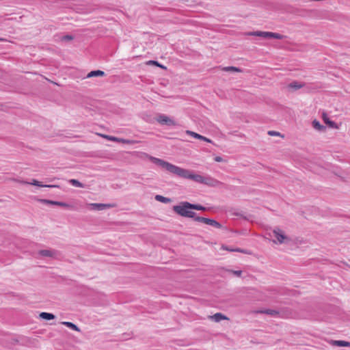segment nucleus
<instances>
[{
	"label": "nucleus",
	"mask_w": 350,
	"mask_h": 350,
	"mask_svg": "<svg viewBox=\"0 0 350 350\" xmlns=\"http://www.w3.org/2000/svg\"><path fill=\"white\" fill-rule=\"evenodd\" d=\"M144 155L146 157L148 158L151 162L161 166L162 168L166 170L172 174L178 177L189 178L197 181V174H191L187 170L183 169L161 159L148 155L146 153H145Z\"/></svg>",
	"instance_id": "f257e3e1"
},
{
	"label": "nucleus",
	"mask_w": 350,
	"mask_h": 350,
	"mask_svg": "<svg viewBox=\"0 0 350 350\" xmlns=\"http://www.w3.org/2000/svg\"><path fill=\"white\" fill-rule=\"evenodd\" d=\"M192 210H197V204L183 202L178 205L173 206V211L178 215L185 217L193 218L194 220H197L196 213L192 211Z\"/></svg>",
	"instance_id": "f03ea898"
},
{
	"label": "nucleus",
	"mask_w": 350,
	"mask_h": 350,
	"mask_svg": "<svg viewBox=\"0 0 350 350\" xmlns=\"http://www.w3.org/2000/svg\"><path fill=\"white\" fill-rule=\"evenodd\" d=\"M247 35L248 36H259L264 38H274V39H278L282 40L284 38V36L278 33H273V32H269V31H250L247 33Z\"/></svg>",
	"instance_id": "7ed1b4c3"
},
{
	"label": "nucleus",
	"mask_w": 350,
	"mask_h": 350,
	"mask_svg": "<svg viewBox=\"0 0 350 350\" xmlns=\"http://www.w3.org/2000/svg\"><path fill=\"white\" fill-rule=\"evenodd\" d=\"M199 183L211 187H218L221 184V182L209 176H201L198 174V183Z\"/></svg>",
	"instance_id": "20e7f679"
},
{
	"label": "nucleus",
	"mask_w": 350,
	"mask_h": 350,
	"mask_svg": "<svg viewBox=\"0 0 350 350\" xmlns=\"http://www.w3.org/2000/svg\"><path fill=\"white\" fill-rule=\"evenodd\" d=\"M156 120L161 125H165L169 126L176 125V122L173 119L163 113L157 114Z\"/></svg>",
	"instance_id": "39448f33"
},
{
	"label": "nucleus",
	"mask_w": 350,
	"mask_h": 350,
	"mask_svg": "<svg viewBox=\"0 0 350 350\" xmlns=\"http://www.w3.org/2000/svg\"><path fill=\"white\" fill-rule=\"evenodd\" d=\"M89 208L92 211H103L105 208H113L116 206L115 204H103V203H90L88 204Z\"/></svg>",
	"instance_id": "423d86ee"
},
{
	"label": "nucleus",
	"mask_w": 350,
	"mask_h": 350,
	"mask_svg": "<svg viewBox=\"0 0 350 350\" xmlns=\"http://www.w3.org/2000/svg\"><path fill=\"white\" fill-rule=\"evenodd\" d=\"M198 222L204 223L206 225L213 226L215 228H220L221 227V225L219 222H217L216 220L209 219V218L203 217L198 216Z\"/></svg>",
	"instance_id": "0eeeda50"
},
{
	"label": "nucleus",
	"mask_w": 350,
	"mask_h": 350,
	"mask_svg": "<svg viewBox=\"0 0 350 350\" xmlns=\"http://www.w3.org/2000/svg\"><path fill=\"white\" fill-rule=\"evenodd\" d=\"M273 237L277 239L279 243H282L284 242L286 239H287V237L284 234L283 231L280 228H276L273 231Z\"/></svg>",
	"instance_id": "6e6552de"
},
{
	"label": "nucleus",
	"mask_w": 350,
	"mask_h": 350,
	"mask_svg": "<svg viewBox=\"0 0 350 350\" xmlns=\"http://www.w3.org/2000/svg\"><path fill=\"white\" fill-rule=\"evenodd\" d=\"M22 183H25V184L32 185L41 187H49V188L59 187V186L56 185H43L40 182H39L38 180H37L36 179H33L31 182L23 181Z\"/></svg>",
	"instance_id": "1a4fd4ad"
},
{
	"label": "nucleus",
	"mask_w": 350,
	"mask_h": 350,
	"mask_svg": "<svg viewBox=\"0 0 350 350\" xmlns=\"http://www.w3.org/2000/svg\"><path fill=\"white\" fill-rule=\"evenodd\" d=\"M38 254L44 257H55L56 252L53 250H41Z\"/></svg>",
	"instance_id": "9d476101"
},
{
	"label": "nucleus",
	"mask_w": 350,
	"mask_h": 350,
	"mask_svg": "<svg viewBox=\"0 0 350 350\" xmlns=\"http://www.w3.org/2000/svg\"><path fill=\"white\" fill-rule=\"evenodd\" d=\"M209 319L215 322H220L222 320L228 319V317L220 312H217L212 316H209Z\"/></svg>",
	"instance_id": "9b49d317"
},
{
	"label": "nucleus",
	"mask_w": 350,
	"mask_h": 350,
	"mask_svg": "<svg viewBox=\"0 0 350 350\" xmlns=\"http://www.w3.org/2000/svg\"><path fill=\"white\" fill-rule=\"evenodd\" d=\"M105 75V72L100 70H92V71L90 72L87 75V78H91V77H103Z\"/></svg>",
	"instance_id": "f8f14e48"
},
{
	"label": "nucleus",
	"mask_w": 350,
	"mask_h": 350,
	"mask_svg": "<svg viewBox=\"0 0 350 350\" xmlns=\"http://www.w3.org/2000/svg\"><path fill=\"white\" fill-rule=\"evenodd\" d=\"M39 316L41 319L48 321L54 319L55 318L53 314L46 312H41Z\"/></svg>",
	"instance_id": "ddd939ff"
},
{
	"label": "nucleus",
	"mask_w": 350,
	"mask_h": 350,
	"mask_svg": "<svg viewBox=\"0 0 350 350\" xmlns=\"http://www.w3.org/2000/svg\"><path fill=\"white\" fill-rule=\"evenodd\" d=\"M323 120L324 122L327 124L331 128H336V124L334 121H332L329 119L325 113L323 114Z\"/></svg>",
	"instance_id": "4468645a"
},
{
	"label": "nucleus",
	"mask_w": 350,
	"mask_h": 350,
	"mask_svg": "<svg viewBox=\"0 0 350 350\" xmlns=\"http://www.w3.org/2000/svg\"><path fill=\"white\" fill-rule=\"evenodd\" d=\"M312 126L313 127L319 131H324L325 130V126H324L323 125H322L318 120H314L312 121Z\"/></svg>",
	"instance_id": "2eb2a0df"
},
{
	"label": "nucleus",
	"mask_w": 350,
	"mask_h": 350,
	"mask_svg": "<svg viewBox=\"0 0 350 350\" xmlns=\"http://www.w3.org/2000/svg\"><path fill=\"white\" fill-rule=\"evenodd\" d=\"M62 323L71 329L80 332V329L78 327V326L72 322L64 321Z\"/></svg>",
	"instance_id": "dca6fc26"
},
{
	"label": "nucleus",
	"mask_w": 350,
	"mask_h": 350,
	"mask_svg": "<svg viewBox=\"0 0 350 350\" xmlns=\"http://www.w3.org/2000/svg\"><path fill=\"white\" fill-rule=\"evenodd\" d=\"M332 344L338 347H350V342L345 340H333Z\"/></svg>",
	"instance_id": "f3484780"
},
{
	"label": "nucleus",
	"mask_w": 350,
	"mask_h": 350,
	"mask_svg": "<svg viewBox=\"0 0 350 350\" xmlns=\"http://www.w3.org/2000/svg\"><path fill=\"white\" fill-rule=\"evenodd\" d=\"M155 200L158 202H163V203H168L171 201V200L168 198H165L161 195H157L155 196Z\"/></svg>",
	"instance_id": "a211bd4d"
},
{
	"label": "nucleus",
	"mask_w": 350,
	"mask_h": 350,
	"mask_svg": "<svg viewBox=\"0 0 350 350\" xmlns=\"http://www.w3.org/2000/svg\"><path fill=\"white\" fill-rule=\"evenodd\" d=\"M56 206H61V207H64V208H68V209H73V206L72 205H70L68 203H66V202H59V201H56V203L55 204Z\"/></svg>",
	"instance_id": "6ab92c4d"
},
{
	"label": "nucleus",
	"mask_w": 350,
	"mask_h": 350,
	"mask_svg": "<svg viewBox=\"0 0 350 350\" xmlns=\"http://www.w3.org/2000/svg\"><path fill=\"white\" fill-rule=\"evenodd\" d=\"M222 70L226 71V72H228V71H234V72H242L241 69H240L239 68L235 67V66L224 67L222 68Z\"/></svg>",
	"instance_id": "aec40b11"
},
{
	"label": "nucleus",
	"mask_w": 350,
	"mask_h": 350,
	"mask_svg": "<svg viewBox=\"0 0 350 350\" xmlns=\"http://www.w3.org/2000/svg\"><path fill=\"white\" fill-rule=\"evenodd\" d=\"M69 183H70L71 185L74 186V187H81V188H83V184L81 183V182H79L78 180L77 179H70L69 180Z\"/></svg>",
	"instance_id": "412c9836"
},
{
	"label": "nucleus",
	"mask_w": 350,
	"mask_h": 350,
	"mask_svg": "<svg viewBox=\"0 0 350 350\" xmlns=\"http://www.w3.org/2000/svg\"><path fill=\"white\" fill-rule=\"evenodd\" d=\"M103 137L105 138V139H107L110 141H112V142H120V141H122V139H120V138H118L116 137H114V136H110V135H102Z\"/></svg>",
	"instance_id": "4be33fe9"
},
{
	"label": "nucleus",
	"mask_w": 350,
	"mask_h": 350,
	"mask_svg": "<svg viewBox=\"0 0 350 350\" xmlns=\"http://www.w3.org/2000/svg\"><path fill=\"white\" fill-rule=\"evenodd\" d=\"M147 64L148 65H154L158 67H161L162 68H165V67L164 66L161 65L159 62H158L157 61H155V60H149L147 62Z\"/></svg>",
	"instance_id": "5701e85b"
},
{
	"label": "nucleus",
	"mask_w": 350,
	"mask_h": 350,
	"mask_svg": "<svg viewBox=\"0 0 350 350\" xmlns=\"http://www.w3.org/2000/svg\"><path fill=\"white\" fill-rule=\"evenodd\" d=\"M262 313L267 314L271 316H275L278 314V312L276 310H266L264 311H261Z\"/></svg>",
	"instance_id": "b1692460"
},
{
	"label": "nucleus",
	"mask_w": 350,
	"mask_h": 350,
	"mask_svg": "<svg viewBox=\"0 0 350 350\" xmlns=\"http://www.w3.org/2000/svg\"><path fill=\"white\" fill-rule=\"evenodd\" d=\"M40 201L44 204H51V205H55L56 203V201L51 200H46V199H42L40 200Z\"/></svg>",
	"instance_id": "393cba45"
},
{
	"label": "nucleus",
	"mask_w": 350,
	"mask_h": 350,
	"mask_svg": "<svg viewBox=\"0 0 350 350\" xmlns=\"http://www.w3.org/2000/svg\"><path fill=\"white\" fill-rule=\"evenodd\" d=\"M224 249L226 250H228V251H230V252H241V253H245L244 250H241L239 248L232 249L230 247H224Z\"/></svg>",
	"instance_id": "a878e982"
},
{
	"label": "nucleus",
	"mask_w": 350,
	"mask_h": 350,
	"mask_svg": "<svg viewBox=\"0 0 350 350\" xmlns=\"http://www.w3.org/2000/svg\"><path fill=\"white\" fill-rule=\"evenodd\" d=\"M289 86L291 88H295V89H299V88H301L302 87V85L301 84H299L297 82L291 83Z\"/></svg>",
	"instance_id": "bb28decb"
},
{
	"label": "nucleus",
	"mask_w": 350,
	"mask_h": 350,
	"mask_svg": "<svg viewBox=\"0 0 350 350\" xmlns=\"http://www.w3.org/2000/svg\"><path fill=\"white\" fill-rule=\"evenodd\" d=\"M73 39V37L70 35H66L62 36V41H69Z\"/></svg>",
	"instance_id": "cd10ccee"
},
{
	"label": "nucleus",
	"mask_w": 350,
	"mask_h": 350,
	"mask_svg": "<svg viewBox=\"0 0 350 350\" xmlns=\"http://www.w3.org/2000/svg\"><path fill=\"white\" fill-rule=\"evenodd\" d=\"M198 140H203V141H205V142H208L209 143H211V141L210 139H208V138L202 136V135H200L198 134Z\"/></svg>",
	"instance_id": "c85d7f7f"
},
{
	"label": "nucleus",
	"mask_w": 350,
	"mask_h": 350,
	"mask_svg": "<svg viewBox=\"0 0 350 350\" xmlns=\"http://www.w3.org/2000/svg\"><path fill=\"white\" fill-rule=\"evenodd\" d=\"M230 272H232L233 274H234L235 275H237L238 277H240L241 275V273H242V271L241 270L230 271Z\"/></svg>",
	"instance_id": "c756f323"
},
{
	"label": "nucleus",
	"mask_w": 350,
	"mask_h": 350,
	"mask_svg": "<svg viewBox=\"0 0 350 350\" xmlns=\"http://www.w3.org/2000/svg\"><path fill=\"white\" fill-rule=\"evenodd\" d=\"M187 133L191 135L195 139H197V133L193 132V131H187Z\"/></svg>",
	"instance_id": "7c9ffc66"
},
{
	"label": "nucleus",
	"mask_w": 350,
	"mask_h": 350,
	"mask_svg": "<svg viewBox=\"0 0 350 350\" xmlns=\"http://www.w3.org/2000/svg\"><path fill=\"white\" fill-rule=\"evenodd\" d=\"M268 134L269 135L273 136V135H279L280 133L276 132V131H270L268 132Z\"/></svg>",
	"instance_id": "2f4dec72"
},
{
	"label": "nucleus",
	"mask_w": 350,
	"mask_h": 350,
	"mask_svg": "<svg viewBox=\"0 0 350 350\" xmlns=\"http://www.w3.org/2000/svg\"><path fill=\"white\" fill-rule=\"evenodd\" d=\"M215 161L216 162H222L224 161L223 158L219 156H216L214 158Z\"/></svg>",
	"instance_id": "473e14b6"
},
{
	"label": "nucleus",
	"mask_w": 350,
	"mask_h": 350,
	"mask_svg": "<svg viewBox=\"0 0 350 350\" xmlns=\"http://www.w3.org/2000/svg\"><path fill=\"white\" fill-rule=\"evenodd\" d=\"M198 211H200V210H202L203 211V210L205 209L204 206H202L201 205H199V204H198Z\"/></svg>",
	"instance_id": "72a5a7b5"
},
{
	"label": "nucleus",
	"mask_w": 350,
	"mask_h": 350,
	"mask_svg": "<svg viewBox=\"0 0 350 350\" xmlns=\"http://www.w3.org/2000/svg\"><path fill=\"white\" fill-rule=\"evenodd\" d=\"M6 40L2 38H0V42L5 41Z\"/></svg>",
	"instance_id": "f704fd0d"
}]
</instances>
